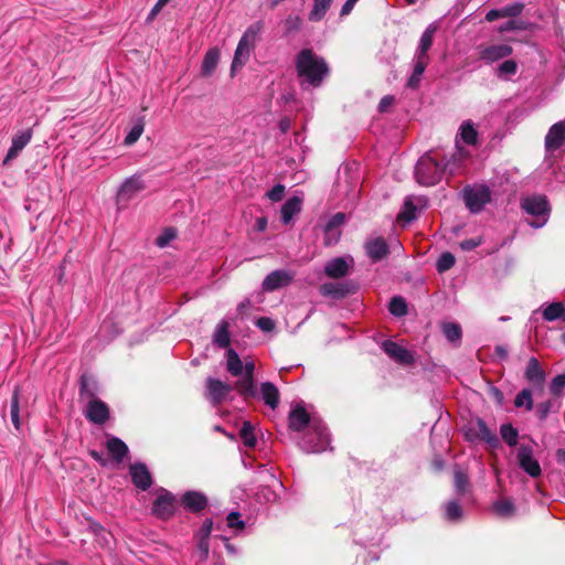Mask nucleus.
<instances>
[{
    "label": "nucleus",
    "instance_id": "7",
    "mask_svg": "<svg viewBox=\"0 0 565 565\" xmlns=\"http://www.w3.org/2000/svg\"><path fill=\"white\" fill-rule=\"evenodd\" d=\"M462 198L468 210L477 214L491 201V191L488 185L476 183L463 189Z\"/></svg>",
    "mask_w": 565,
    "mask_h": 565
},
{
    "label": "nucleus",
    "instance_id": "51",
    "mask_svg": "<svg viewBox=\"0 0 565 565\" xmlns=\"http://www.w3.org/2000/svg\"><path fill=\"white\" fill-rule=\"evenodd\" d=\"M301 19L298 15H290L285 21V28L287 33L297 32L301 28Z\"/></svg>",
    "mask_w": 565,
    "mask_h": 565
},
{
    "label": "nucleus",
    "instance_id": "27",
    "mask_svg": "<svg viewBox=\"0 0 565 565\" xmlns=\"http://www.w3.org/2000/svg\"><path fill=\"white\" fill-rule=\"evenodd\" d=\"M463 142L468 146H476L478 142V131L475 128L471 120H465L460 127L457 135L456 143Z\"/></svg>",
    "mask_w": 565,
    "mask_h": 565
},
{
    "label": "nucleus",
    "instance_id": "64",
    "mask_svg": "<svg viewBox=\"0 0 565 565\" xmlns=\"http://www.w3.org/2000/svg\"><path fill=\"white\" fill-rule=\"evenodd\" d=\"M358 1L359 0H347L345 3L341 8V11H340L341 17H345V15L350 14Z\"/></svg>",
    "mask_w": 565,
    "mask_h": 565
},
{
    "label": "nucleus",
    "instance_id": "47",
    "mask_svg": "<svg viewBox=\"0 0 565 565\" xmlns=\"http://www.w3.org/2000/svg\"><path fill=\"white\" fill-rule=\"evenodd\" d=\"M145 128V124L142 120H139L136 122L131 129L128 131L127 136L125 137V145L131 146L134 145L142 135Z\"/></svg>",
    "mask_w": 565,
    "mask_h": 565
},
{
    "label": "nucleus",
    "instance_id": "46",
    "mask_svg": "<svg viewBox=\"0 0 565 565\" xmlns=\"http://www.w3.org/2000/svg\"><path fill=\"white\" fill-rule=\"evenodd\" d=\"M455 256L449 252H445L437 259L436 268L439 273H444L449 270L455 265Z\"/></svg>",
    "mask_w": 565,
    "mask_h": 565
},
{
    "label": "nucleus",
    "instance_id": "20",
    "mask_svg": "<svg viewBox=\"0 0 565 565\" xmlns=\"http://www.w3.org/2000/svg\"><path fill=\"white\" fill-rule=\"evenodd\" d=\"M32 139V130L25 129L19 134H17L12 138L11 147L9 148L6 158L3 159V164H8L9 161L13 160L19 156V153L23 150V148L31 141Z\"/></svg>",
    "mask_w": 565,
    "mask_h": 565
},
{
    "label": "nucleus",
    "instance_id": "23",
    "mask_svg": "<svg viewBox=\"0 0 565 565\" xmlns=\"http://www.w3.org/2000/svg\"><path fill=\"white\" fill-rule=\"evenodd\" d=\"M419 204L424 206L422 198L407 196L401 212L398 213V220L405 221L406 223H411L416 220Z\"/></svg>",
    "mask_w": 565,
    "mask_h": 565
},
{
    "label": "nucleus",
    "instance_id": "40",
    "mask_svg": "<svg viewBox=\"0 0 565 565\" xmlns=\"http://www.w3.org/2000/svg\"><path fill=\"white\" fill-rule=\"evenodd\" d=\"M514 406L518 408L524 407L526 411L533 409L532 392L529 388H523L514 398Z\"/></svg>",
    "mask_w": 565,
    "mask_h": 565
},
{
    "label": "nucleus",
    "instance_id": "56",
    "mask_svg": "<svg viewBox=\"0 0 565 565\" xmlns=\"http://www.w3.org/2000/svg\"><path fill=\"white\" fill-rule=\"evenodd\" d=\"M524 23L522 21L510 20L499 28L500 32H508L514 30H524Z\"/></svg>",
    "mask_w": 565,
    "mask_h": 565
},
{
    "label": "nucleus",
    "instance_id": "62",
    "mask_svg": "<svg viewBox=\"0 0 565 565\" xmlns=\"http://www.w3.org/2000/svg\"><path fill=\"white\" fill-rule=\"evenodd\" d=\"M169 0H158L157 3L152 7L147 18L148 21L154 19V17L161 11V9L168 3Z\"/></svg>",
    "mask_w": 565,
    "mask_h": 565
},
{
    "label": "nucleus",
    "instance_id": "54",
    "mask_svg": "<svg viewBox=\"0 0 565 565\" xmlns=\"http://www.w3.org/2000/svg\"><path fill=\"white\" fill-rule=\"evenodd\" d=\"M468 484V478L467 476L461 471H456L455 473V488L457 492L463 493L466 490V487Z\"/></svg>",
    "mask_w": 565,
    "mask_h": 565
},
{
    "label": "nucleus",
    "instance_id": "6",
    "mask_svg": "<svg viewBox=\"0 0 565 565\" xmlns=\"http://www.w3.org/2000/svg\"><path fill=\"white\" fill-rule=\"evenodd\" d=\"M79 394L84 398H89L85 409L86 418L97 425L104 424L109 417V408L106 403L94 397V393L87 388L84 379H82Z\"/></svg>",
    "mask_w": 565,
    "mask_h": 565
},
{
    "label": "nucleus",
    "instance_id": "32",
    "mask_svg": "<svg viewBox=\"0 0 565 565\" xmlns=\"http://www.w3.org/2000/svg\"><path fill=\"white\" fill-rule=\"evenodd\" d=\"M228 328H230V324L227 321L223 320L221 321L216 328H215V331H214V334H213V342L221 349H226L228 348L230 343H231V338H230V331H228Z\"/></svg>",
    "mask_w": 565,
    "mask_h": 565
},
{
    "label": "nucleus",
    "instance_id": "44",
    "mask_svg": "<svg viewBox=\"0 0 565 565\" xmlns=\"http://www.w3.org/2000/svg\"><path fill=\"white\" fill-rule=\"evenodd\" d=\"M462 516V510L461 507L457 501H449L445 505V518L448 521L457 522Z\"/></svg>",
    "mask_w": 565,
    "mask_h": 565
},
{
    "label": "nucleus",
    "instance_id": "8",
    "mask_svg": "<svg viewBox=\"0 0 565 565\" xmlns=\"http://www.w3.org/2000/svg\"><path fill=\"white\" fill-rule=\"evenodd\" d=\"M248 392H241L239 395L244 399L254 398L263 401L270 409H276L280 403V393L278 387L271 382H263L259 388L253 384Z\"/></svg>",
    "mask_w": 565,
    "mask_h": 565
},
{
    "label": "nucleus",
    "instance_id": "13",
    "mask_svg": "<svg viewBox=\"0 0 565 565\" xmlns=\"http://www.w3.org/2000/svg\"><path fill=\"white\" fill-rule=\"evenodd\" d=\"M565 147V120L552 125L545 136V149L554 152Z\"/></svg>",
    "mask_w": 565,
    "mask_h": 565
},
{
    "label": "nucleus",
    "instance_id": "4",
    "mask_svg": "<svg viewBox=\"0 0 565 565\" xmlns=\"http://www.w3.org/2000/svg\"><path fill=\"white\" fill-rule=\"evenodd\" d=\"M260 31V25L258 23L253 24L247 28V30L242 35L237 47L234 53V58L231 65V73L234 76V73L242 68L250 56V52L255 46L257 35Z\"/></svg>",
    "mask_w": 565,
    "mask_h": 565
},
{
    "label": "nucleus",
    "instance_id": "30",
    "mask_svg": "<svg viewBox=\"0 0 565 565\" xmlns=\"http://www.w3.org/2000/svg\"><path fill=\"white\" fill-rule=\"evenodd\" d=\"M106 447L115 461L121 462L128 454L127 445L118 437H109L106 441Z\"/></svg>",
    "mask_w": 565,
    "mask_h": 565
},
{
    "label": "nucleus",
    "instance_id": "19",
    "mask_svg": "<svg viewBox=\"0 0 565 565\" xmlns=\"http://www.w3.org/2000/svg\"><path fill=\"white\" fill-rule=\"evenodd\" d=\"M353 265V258L348 257H337L328 262L324 266V273L328 277L331 278H341L344 277L349 268Z\"/></svg>",
    "mask_w": 565,
    "mask_h": 565
},
{
    "label": "nucleus",
    "instance_id": "60",
    "mask_svg": "<svg viewBox=\"0 0 565 565\" xmlns=\"http://www.w3.org/2000/svg\"><path fill=\"white\" fill-rule=\"evenodd\" d=\"M89 530L97 536L104 535L109 536V532L104 529V526L95 521L89 520L88 522Z\"/></svg>",
    "mask_w": 565,
    "mask_h": 565
},
{
    "label": "nucleus",
    "instance_id": "49",
    "mask_svg": "<svg viewBox=\"0 0 565 565\" xmlns=\"http://www.w3.org/2000/svg\"><path fill=\"white\" fill-rule=\"evenodd\" d=\"M565 387V372L556 375L550 385V390L554 395H559Z\"/></svg>",
    "mask_w": 565,
    "mask_h": 565
},
{
    "label": "nucleus",
    "instance_id": "58",
    "mask_svg": "<svg viewBox=\"0 0 565 565\" xmlns=\"http://www.w3.org/2000/svg\"><path fill=\"white\" fill-rule=\"evenodd\" d=\"M256 326L260 330L266 331V332H269V331L274 330V328H275V323H274L273 319L267 318V317H262V318L257 319Z\"/></svg>",
    "mask_w": 565,
    "mask_h": 565
},
{
    "label": "nucleus",
    "instance_id": "18",
    "mask_svg": "<svg viewBox=\"0 0 565 565\" xmlns=\"http://www.w3.org/2000/svg\"><path fill=\"white\" fill-rule=\"evenodd\" d=\"M383 351L399 364L411 365L414 363V356L407 349L396 342L386 340L382 343Z\"/></svg>",
    "mask_w": 565,
    "mask_h": 565
},
{
    "label": "nucleus",
    "instance_id": "15",
    "mask_svg": "<svg viewBox=\"0 0 565 565\" xmlns=\"http://www.w3.org/2000/svg\"><path fill=\"white\" fill-rule=\"evenodd\" d=\"M364 249L374 264L384 259L390 253L388 245L382 236L367 238L364 243Z\"/></svg>",
    "mask_w": 565,
    "mask_h": 565
},
{
    "label": "nucleus",
    "instance_id": "11",
    "mask_svg": "<svg viewBox=\"0 0 565 565\" xmlns=\"http://www.w3.org/2000/svg\"><path fill=\"white\" fill-rule=\"evenodd\" d=\"M518 461L520 468L530 477L537 478L541 476V466L533 456V449L530 446L521 445L518 449Z\"/></svg>",
    "mask_w": 565,
    "mask_h": 565
},
{
    "label": "nucleus",
    "instance_id": "48",
    "mask_svg": "<svg viewBox=\"0 0 565 565\" xmlns=\"http://www.w3.org/2000/svg\"><path fill=\"white\" fill-rule=\"evenodd\" d=\"M524 4L515 2L501 8L502 18H514L522 13Z\"/></svg>",
    "mask_w": 565,
    "mask_h": 565
},
{
    "label": "nucleus",
    "instance_id": "2",
    "mask_svg": "<svg viewBox=\"0 0 565 565\" xmlns=\"http://www.w3.org/2000/svg\"><path fill=\"white\" fill-rule=\"evenodd\" d=\"M296 70L301 78V85L308 84L312 87L321 85L329 74L326 61L310 49L301 50L296 57Z\"/></svg>",
    "mask_w": 565,
    "mask_h": 565
},
{
    "label": "nucleus",
    "instance_id": "10",
    "mask_svg": "<svg viewBox=\"0 0 565 565\" xmlns=\"http://www.w3.org/2000/svg\"><path fill=\"white\" fill-rule=\"evenodd\" d=\"M152 513L162 520L170 519L175 511V497L162 489L152 504Z\"/></svg>",
    "mask_w": 565,
    "mask_h": 565
},
{
    "label": "nucleus",
    "instance_id": "3",
    "mask_svg": "<svg viewBox=\"0 0 565 565\" xmlns=\"http://www.w3.org/2000/svg\"><path fill=\"white\" fill-rule=\"evenodd\" d=\"M445 166L438 162L430 153L419 158L415 167L416 181L425 186L435 185L444 174Z\"/></svg>",
    "mask_w": 565,
    "mask_h": 565
},
{
    "label": "nucleus",
    "instance_id": "57",
    "mask_svg": "<svg viewBox=\"0 0 565 565\" xmlns=\"http://www.w3.org/2000/svg\"><path fill=\"white\" fill-rule=\"evenodd\" d=\"M340 235H341V233L339 230H333V232L328 233V227L326 226L324 227V244L327 246L337 244L340 238Z\"/></svg>",
    "mask_w": 565,
    "mask_h": 565
},
{
    "label": "nucleus",
    "instance_id": "25",
    "mask_svg": "<svg viewBox=\"0 0 565 565\" xmlns=\"http://www.w3.org/2000/svg\"><path fill=\"white\" fill-rule=\"evenodd\" d=\"M254 371H255L254 361L250 359H246L244 361L242 377L239 380H237L235 383V388L238 392V394L241 392H248L249 391L248 388L253 384H255Z\"/></svg>",
    "mask_w": 565,
    "mask_h": 565
},
{
    "label": "nucleus",
    "instance_id": "5",
    "mask_svg": "<svg viewBox=\"0 0 565 565\" xmlns=\"http://www.w3.org/2000/svg\"><path fill=\"white\" fill-rule=\"evenodd\" d=\"M522 209L534 218L529 225L534 228L543 227L550 217V205L544 195H532L524 198L521 202Z\"/></svg>",
    "mask_w": 565,
    "mask_h": 565
},
{
    "label": "nucleus",
    "instance_id": "63",
    "mask_svg": "<svg viewBox=\"0 0 565 565\" xmlns=\"http://www.w3.org/2000/svg\"><path fill=\"white\" fill-rule=\"evenodd\" d=\"M213 529V521L211 519H206L201 527V532L203 534L202 539H207Z\"/></svg>",
    "mask_w": 565,
    "mask_h": 565
},
{
    "label": "nucleus",
    "instance_id": "52",
    "mask_svg": "<svg viewBox=\"0 0 565 565\" xmlns=\"http://www.w3.org/2000/svg\"><path fill=\"white\" fill-rule=\"evenodd\" d=\"M241 514L238 512H231L226 520H227V526L231 529H238L243 530L245 526L244 521L239 520Z\"/></svg>",
    "mask_w": 565,
    "mask_h": 565
},
{
    "label": "nucleus",
    "instance_id": "42",
    "mask_svg": "<svg viewBox=\"0 0 565 565\" xmlns=\"http://www.w3.org/2000/svg\"><path fill=\"white\" fill-rule=\"evenodd\" d=\"M443 333L449 342L457 343L461 339V328L457 323L448 322L443 326Z\"/></svg>",
    "mask_w": 565,
    "mask_h": 565
},
{
    "label": "nucleus",
    "instance_id": "24",
    "mask_svg": "<svg viewBox=\"0 0 565 565\" xmlns=\"http://www.w3.org/2000/svg\"><path fill=\"white\" fill-rule=\"evenodd\" d=\"M524 375L530 383L542 388L545 381V372L536 358L529 360Z\"/></svg>",
    "mask_w": 565,
    "mask_h": 565
},
{
    "label": "nucleus",
    "instance_id": "37",
    "mask_svg": "<svg viewBox=\"0 0 565 565\" xmlns=\"http://www.w3.org/2000/svg\"><path fill=\"white\" fill-rule=\"evenodd\" d=\"M320 292L323 296H331L334 298L344 297L348 294L345 285L339 282H326L320 287Z\"/></svg>",
    "mask_w": 565,
    "mask_h": 565
},
{
    "label": "nucleus",
    "instance_id": "12",
    "mask_svg": "<svg viewBox=\"0 0 565 565\" xmlns=\"http://www.w3.org/2000/svg\"><path fill=\"white\" fill-rule=\"evenodd\" d=\"M468 434L471 438L480 439L487 443L490 447L495 448L499 446V439L494 431H492L481 418H477L471 423L468 428Z\"/></svg>",
    "mask_w": 565,
    "mask_h": 565
},
{
    "label": "nucleus",
    "instance_id": "33",
    "mask_svg": "<svg viewBox=\"0 0 565 565\" xmlns=\"http://www.w3.org/2000/svg\"><path fill=\"white\" fill-rule=\"evenodd\" d=\"M244 361L233 350L228 349L226 353V369L233 376H241L243 374Z\"/></svg>",
    "mask_w": 565,
    "mask_h": 565
},
{
    "label": "nucleus",
    "instance_id": "29",
    "mask_svg": "<svg viewBox=\"0 0 565 565\" xmlns=\"http://www.w3.org/2000/svg\"><path fill=\"white\" fill-rule=\"evenodd\" d=\"M542 317L545 321H565V302H552L541 307Z\"/></svg>",
    "mask_w": 565,
    "mask_h": 565
},
{
    "label": "nucleus",
    "instance_id": "34",
    "mask_svg": "<svg viewBox=\"0 0 565 565\" xmlns=\"http://www.w3.org/2000/svg\"><path fill=\"white\" fill-rule=\"evenodd\" d=\"M332 2L333 0H315L308 19L312 22L321 21L331 7Z\"/></svg>",
    "mask_w": 565,
    "mask_h": 565
},
{
    "label": "nucleus",
    "instance_id": "31",
    "mask_svg": "<svg viewBox=\"0 0 565 565\" xmlns=\"http://www.w3.org/2000/svg\"><path fill=\"white\" fill-rule=\"evenodd\" d=\"M218 61H220V50L217 47L210 49L203 57L202 68H201L202 74L204 76L212 75L218 64Z\"/></svg>",
    "mask_w": 565,
    "mask_h": 565
},
{
    "label": "nucleus",
    "instance_id": "17",
    "mask_svg": "<svg viewBox=\"0 0 565 565\" xmlns=\"http://www.w3.org/2000/svg\"><path fill=\"white\" fill-rule=\"evenodd\" d=\"M207 398L216 406L231 393L232 386L220 380L209 377L206 380Z\"/></svg>",
    "mask_w": 565,
    "mask_h": 565
},
{
    "label": "nucleus",
    "instance_id": "28",
    "mask_svg": "<svg viewBox=\"0 0 565 565\" xmlns=\"http://www.w3.org/2000/svg\"><path fill=\"white\" fill-rule=\"evenodd\" d=\"M302 207V199L294 195L288 199L281 206V221L284 224H288L295 215L300 213Z\"/></svg>",
    "mask_w": 565,
    "mask_h": 565
},
{
    "label": "nucleus",
    "instance_id": "21",
    "mask_svg": "<svg viewBox=\"0 0 565 565\" xmlns=\"http://www.w3.org/2000/svg\"><path fill=\"white\" fill-rule=\"evenodd\" d=\"M437 31V24L430 23L426 30L423 32L418 46L415 51L414 57L418 60H424L428 62V51L433 45L434 35Z\"/></svg>",
    "mask_w": 565,
    "mask_h": 565
},
{
    "label": "nucleus",
    "instance_id": "26",
    "mask_svg": "<svg viewBox=\"0 0 565 565\" xmlns=\"http://www.w3.org/2000/svg\"><path fill=\"white\" fill-rule=\"evenodd\" d=\"M182 503L185 509L200 512L207 505V498L201 492L188 491L182 495Z\"/></svg>",
    "mask_w": 565,
    "mask_h": 565
},
{
    "label": "nucleus",
    "instance_id": "9",
    "mask_svg": "<svg viewBox=\"0 0 565 565\" xmlns=\"http://www.w3.org/2000/svg\"><path fill=\"white\" fill-rule=\"evenodd\" d=\"M479 58L486 64L504 60L513 53V49L509 44H490L478 46Z\"/></svg>",
    "mask_w": 565,
    "mask_h": 565
},
{
    "label": "nucleus",
    "instance_id": "61",
    "mask_svg": "<svg viewBox=\"0 0 565 565\" xmlns=\"http://www.w3.org/2000/svg\"><path fill=\"white\" fill-rule=\"evenodd\" d=\"M481 244V238H469V239H465L460 243V248L462 250H472L475 249L476 247H478L479 245Z\"/></svg>",
    "mask_w": 565,
    "mask_h": 565
},
{
    "label": "nucleus",
    "instance_id": "41",
    "mask_svg": "<svg viewBox=\"0 0 565 565\" xmlns=\"http://www.w3.org/2000/svg\"><path fill=\"white\" fill-rule=\"evenodd\" d=\"M493 510L498 515L509 518L514 514L515 507L510 499H503L493 504Z\"/></svg>",
    "mask_w": 565,
    "mask_h": 565
},
{
    "label": "nucleus",
    "instance_id": "55",
    "mask_svg": "<svg viewBox=\"0 0 565 565\" xmlns=\"http://www.w3.org/2000/svg\"><path fill=\"white\" fill-rule=\"evenodd\" d=\"M284 194H285V186L282 184H276L267 193V196L274 202H279L282 199Z\"/></svg>",
    "mask_w": 565,
    "mask_h": 565
},
{
    "label": "nucleus",
    "instance_id": "45",
    "mask_svg": "<svg viewBox=\"0 0 565 565\" xmlns=\"http://www.w3.org/2000/svg\"><path fill=\"white\" fill-rule=\"evenodd\" d=\"M19 412H20V408H19V391L14 390L12 398H11V404H10V416H11V422H12V424L14 425V427L17 429H19L20 425H21Z\"/></svg>",
    "mask_w": 565,
    "mask_h": 565
},
{
    "label": "nucleus",
    "instance_id": "35",
    "mask_svg": "<svg viewBox=\"0 0 565 565\" xmlns=\"http://www.w3.org/2000/svg\"><path fill=\"white\" fill-rule=\"evenodd\" d=\"M413 62L414 68L411 77L408 78L407 86L409 88H417L420 83L422 75L424 74L426 66L428 65V62L415 57L413 58Z\"/></svg>",
    "mask_w": 565,
    "mask_h": 565
},
{
    "label": "nucleus",
    "instance_id": "59",
    "mask_svg": "<svg viewBox=\"0 0 565 565\" xmlns=\"http://www.w3.org/2000/svg\"><path fill=\"white\" fill-rule=\"evenodd\" d=\"M551 406H552V404L550 401L540 403L537 405L536 415H537L539 419L544 420L547 417V415L551 411Z\"/></svg>",
    "mask_w": 565,
    "mask_h": 565
},
{
    "label": "nucleus",
    "instance_id": "1",
    "mask_svg": "<svg viewBox=\"0 0 565 565\" xmlns=\"http://www.w3.org/2000/svg\"><path fill=\"white\" fill-rule=\"evenodd\" d=\"M288 426L298 433L309 427L308 434L300 441L303 451L316 454L328 449L330 435L327 427L319 418L310 416L303 405L298 404L290 411Z\"/></svg>",
    "mask_w": 565,
    "mask_h": 565
},
{
    "label": "nucleus",
    "instance_id": "14",
    "mask_svg": "<svg viewBox=\"0 0 565 565\" xmlns=\"http://www.w3.org/2000/svg\"><path fill=\"white\" fill-rule=\"evenodd\" d=\"M295 274L285 269H277L268 274L263 280L262 288L265 291H274L288 286L294 280Z\"/></svg>",
    "mask_w": 565,
    "mask_h": 565
},
{
    "label": "nucleus",
    "instance_id": "50",
    "mask_svg": "<svg viewBox=\"0 0 565 565\" xmlns=\"http://www.w3.org/2000/svg\"><path fill=\"white\" fill-rule=\"evenodd\" d=\"M175 237V232L172 228H167L162 234L156 238V245L166 247Z\"/></svg>",
    "mask_w": 565,
    "mask_h": 565
},
{
    "label": "nucleus",
    "instance_id": "53",
    "mask_svg": "<svg viewBox=\"0 0 565 565\" xmlns=\"http://www.w3.org/2000/svg\"><path fill=\"white\" fill-rule=\"evenodd\" d=\"M345 216L343 213H337L333 215L329 222L327 223L328 233L333 232V230H339V227L344 223Z\"/></svg>",
    "mask_w": 565,
    "mask_h": 565
},
{
    "label": "nucleus",
    "instance_id": "22",
    "mask_svg": "<svg viewBox=\"0 0 565 565\" xmlns=\"http://www.w3.org/2000/svg\"><path fill=\"white\" fill-rule=\"evenodd\" d=\"M134 484L142 491L150 488L152 483L151 475L143 463H134L129 469Z\"/></svg>",
    "mask_w": 565,
    "mask_h": 565
},
{
    "label": "nucleus",
    "instance_id": "38",
    "mask_svg": "<svg viewBox=\"0 0 565 565\" xmlns=\"http://www.w3.org/2000/svg\"><path fill=\"white\" fill-rule=\"evenodd\" d=\"M254 430L255 428L249 422H244L239 430V436L244 445L248 448H254L257 443Z\"/></svg>",
    "mask_w": 565,
    "mask_h": 565
},
{
    "label": "nucleus",
    "instance_id": "16",
    "mask_svg": "<svg viewBox=\"0 0 565 565\" xmlns=\"http://www.w3.org/2000/svg\"><path fill=\"white\" fill-rule=\"evenodd\" d=\"M143 189L145 183L141 179V174H134L127 178L120 185L119 191L117 193V201H129Z\"/></svg>",
    "mask_w": 565,
    "mask_h": 565
},
{
    "label": "nucleus",
    "instance_id": "43",
    "mask_svg": "<svg viewBox=\"0 0 565 565\" xmlns=\"http://www.w3.org/2000/svg\"><path fill=\"white\" fill-rule=\"evenodd\" d=\"M388 310L395 317H403L407 313V305L402 297L395 296L390 301Z\"/></svg>",
    "mask_w": 565,
    "mask_h": 565
},
{
    "label": "nucleus",
    "instance_id": "36",
    "mask_svg": "<svg viewBox=\"0 0 565 565\" xmlns=\"http://www.w3.org/2000/svg\"><path fill=\"white\" fill-rule=\"evenodd\" d=\"M518 72V64L514 60H504L498 67L495 68V75L504 81L510 79L511 76L515 75Z\"/></svg>",
    "mask_w": 565,
    "mask_h": 565
},
{
    "label": "nucleus",
    "instance_id": "39",
    "mask_svg": "<svg viewBox=\"0 0 565 565\" xmlns=\"http://www.w3.org/2000/svg\"><path fill=\"white\" fill-rule=\"evenodd\" d=\"M500 434L508 446L514 447L518 444L519 431L511 424L501 425Z\"/></svg>",
    "mask_w": 565,
    "mask_h": 565
}]
</instances>
